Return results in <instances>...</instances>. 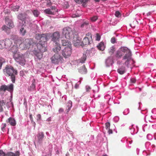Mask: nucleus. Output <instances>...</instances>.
I'll use <instances>...</instances> for the list:
<instances>
[{
    "instance_id": "obj_1",
    "label": "nucleus",
    "mask_w": 156,
    "mask_h": 156,
    "mask_svg": "<svg viewBox=\"0 0 156 156\" xmlns=\"http://www.w3.org/2000/svg\"><path fill=\"white\" fill-rule=\"evenodd\" d=\"M132 53L129 49L125 47H122L116 52L115 56L118 58H120L123 57V59H126L125 62V65L128 68L130 67L131 65L134 63L132 58Z\"/></svg>"
},
{
    "instance_id": "obj_2",
    "label": "nucleus",
    "mask_w": 156,
    "mask_h": 156,
    "mask_svg": "<svg viewBox=\"0 0 156 156\" xmlns=\"http://www.w3.org/2000/svg\"><path fill=\"white\" fill-rule=\"evenodd\" d=\"M3 72L5 76H10L11 80L13 83H15L16 75L17 74L16 70L14 69L12 66L7 65L3 69Z\"/></svg>"
},
{
    "instance_id": "obj_3",
    "label": "nucleus",
    "mask_w": 156,
    "mask_h": 156,
    "mask_svg": "<svg viewBox=\"0 0 156 156\" xmlns=\"http://www.w3.org/2000/svg\"><path fill=\"white\" fill-rule=\"evenodd\" d=\"M48 40L47 36L46 34H42L41 38L39 43H37V49L41 51H46V42Z\"/></svg>"
},
{
    "instance_id": "obj_4",
    "label": "nucleus",
    "mask_w": 156,
    "mask_h": 156,
    "mask_svg": "<svg viewBox=\"0 0 156 156\" xmlns=\"http://www.w3.org/2000/svg\"><path fill=\"white\" fill-rule=\"evenodd\" d=\"M15 61L22 66H24L26 63L25 55L20 53H15L13 55Z\"/></svg>"
},
{
    "instance_id": "obj_5",
    "label": "nucleus",
    "mask_w": 156,
    "mask_h": 156,
    "mask_svg": "<svg viewBox=\"0 0 156 156\" xmlns=\"http://www.w3.org/2000/svg\"><path fill=\"white\" fill-rule=\"evenodd\" d=\"M5 20V23L7 25V26H6L5 25H3L2 27V29L3 30L9 33L10 32L9 29L14 27V24L12 21L9 19L8 17H6Z\"/></svg>"
},
{
    "instance_id": "obj_6",
    "label": "nucleus",
    "mask_w": 156,
    "mask_h": 156,
    "mask_svg": "<svg viewBox=\"0 0 156 156\" xmlns=\"http://www.w3.org/2000/svg\"><path fill=\"white\" fill-rule=\"evenodd\" d=\"M62 34L65 36L66 38L70 39L72 38L73 33L71 28L68 27H66L63 29Z\"/></svg>"
},
{
    "instance_id": "obj_7",
    "label": "nucleus",
    "mask_w": 156,
    "mask_h": 156,
    "mask_svg": "<svg viewBox=\"0 0 156 156\" xmlns=\"http://www.w3.org/2000/svg\"><path fill=\"white\" fill-rule=\"evenodd\" d=\"M52 62L55 64H58L63 62V59L58 54H55L51 58Z\"/></svg>"
},
{
    "instance_id": "obj_8",
    "label": "nucleus",
    "mask_w": 156,
    "mask_h": 156,
    "mask_svg": "<svg viewBox=\"0 0 156 156\" xmlns=\"http://www.w3.org/2000/svg\"><path fill=\"white\" fill-rule=\"evenodd\" d=\"M60 35L58 31L54 32L51 36V41L54 44H59Z\"/></svg>"
},
{
    "instance_id": "obj_9",
    "label": "nucleus",
    "mask_w": 156,
    "mask_h": 156,
    "mask_svg": "<svg viewBox=\"0 0 156 156\" xmlns=\"http://www.w3.org/2000/svg\"><path fill=\"white\" fill-rule=\"evenodd\" d=\"M74 34L73 36V44L76 47L81 46L82 43L81 42V38L78 37L77 33Z\"/></svg>"
},
{
    "instance_id": "obj_10",
    "label": "nucleus",
    "mask_w": 156,
    "mask_h": 156,
    "mask_svg": "<svg viewBox=\"0 0 156 156\" xmlns=\"http://www.w3.org/2000/svg\"><path fill=\"white\" fill-rule=\"evenodd\" d=\"M71 48L70 47H65L62 51V54L66 58L69 57L71 54Z\"/></svg>"
},
{
    "instance_id": "obj_11",
    "label": "nucleus",
    "mask_w": 156,
    "mask_h": 156,
    "mask_svg": "<svg viewBox=\"0 0 156 156\" xmlns=\"http://www.w3.org/2000/svg\"><path fill=\"white\" fill-rule=\"evenodd\" d=\"M20 24L19 25L20 29V33L22 36L24 35L26 33V30L25 29V25L24 24H22L21 25V22H20Z\"/></svg>"
},
{
    "instance_id": "obj_12",
    "label": "nucleus",
    "mask_w": 156,
    "mask_h": 156,
    "mask_svg": "<svg viewBox=\"0 0 156 156\" xmlns=\"http://www.w3.org/2000/svg\"><path fill=\"white\" fill-rule=\"evenodd\" d=\"M44 137V134L43 132H38L37 135V140L39 144L42 143L43 139Z\"/></svg>"
},
{
    "instance_id": "obj_13",
    "label": "nucleus",
    "mask_w": 156,
    "mask_h": 156,
    "mask_svg": "<svg viewBox=\"0 0 156 156\" xmlns=\"http://www.w3.org/2000/svg\"><path fill=\"white\" fill-rule=\"evenodd\" d=\"M24 42L27 48H29L30 45L34 43L33 40L32 39H27Z\"/></svg>"
},
{
    "instance_id": "obj_14",
    "label": "nucleus",
    "mask_w": 156,
    "mask_h": 156,
    "mask_svg": "<svg viewBox=\"0 0 156 156\" xmlns=\"http://www.w3.org/2000/svg\"><path fill=\"white\" fill-rule=\"evenodd\" d=\"M113 63V58L111 56L108 57L105 60V64L107 67H109L112 65Z\"/></svg>"
},
{
    "instance_id": "obj_15",
    "label": "nucleus",
    "mask_w": 156,
    "mask_h": 156,
    "mask_svg": "<svg viewBox=\"0 0 156 156\" xmlns=\"http://www.w3.org/2000/svg\"><path fill=\"white\" fill-rule=\"evenodd\" d=\"M91 40L89 37H86L83 38L82 42V44L83 45H89L92 42Z\"/></svg>"
},
{
    "instance_id": "obj_16",
    "label": "nucleus",
    "mask_w": 156,
    "mask_h": 156,
    "mask_svg": "<svg viewBox=\"0 0 156 156\" xmlns=\"http://www.w3.org/2000/svg\"><path fill=\"white\" fill-rule=\"evenodd\" d=\"M12 40V39H6L4 41L6 48H9L11 46Z\"/></svg>"
},
{
    "instance_id": "obj_17",
    "label": "nucleus",
    "mask_w": 156,
    "mask_h": 156,
    "mask_svg": "<svg viewBox=\"0 0 156 156\" xmlns=\"http://www.w3.org/2000/svg\"><path fill=\"white\" fill-rule=\"evenodd\" d=\"M26 17V15L25 13H20L18 16V18L22 21V24H24L26 23L25 20Z\"/></svg>"
},
{
    "instance_id": "obj_18",
    "label": "nucleus",
    "mask_w": 156,
    "mask_h": 156,
    "mask_svg": "<svg viewBox=\"0 0 156 156\" xmlns=\"http://www.w3.org/2000/svg\"><path fill=\"white\" fill-rule=\"evenodd\" d=\"M129 129L130 130V133L132 135L136 133L137 132V127L132 125L129 127Z\"/></svg>"
},
{
    "instance_id": "obj_19",
    "label": "nucleus",
    "mask_w": 156,
    "mask_h": 156,
    "mask_svg": "<svg viewBox=\"0 0 156 156\" xmlns=\"http://www.w3.org/2000/svg\"><path fill=\"white\" fill-rule=\"evenodd\" d=\"M126 69L124 66H120L117 69L118 72L120 75H122L125 73Z\"/></svg>"
},
{
    "instance_id": "obj_20",
    "label": "nucleus",
    "mask_w": 156,
    "mask_h": 156,
    "mask_svg": "<svg viewBox=\"0 0 156 156\" xmlns=\"http://www.w3.org/2000/svg\"><path fill=\"white\" fill-rule=\"evenodd\" d=\"M20 153L19 151H16L15 153L12 152H9L6 154V156H19Z\"/></svg>"
},
{
    "instance_id": "obj_21",
    "label": "nucleus",
    "mask_w": 156,
    "mask_h": 156,
    "mask_svg": "<svg viewBox=\"0 0 156 156\" xmlns=\"http://www.w3.org/2000/svg\"><path fill=\"white\" fill-rule=\"evenodd\" d=\"M55 46L54 48H53V51L56 53V54H58V53L60 51L61 49L60 44L59 43V44H54Z\"/></svg>"
},
{
    "instance_id": "obj_22",
    "label": "nucleus",
    "mask_w": 156,
    "mask_h": 156,
    "mask_svg": "<svg viewBox=\"0 0 156 156\" xmlns=\"http://www.w3.org/2000/svg\"><path fill=\"white\" fill-rule=\"evenodd\" d=\"M7 122L9 123L12 126H14L16 124V122L15 120L11 117L9 118L7 121Z\"/></svg>"
},
{
    "instance_id": "obj_23",
    "label": "nucleus",
    "mask_w": 156,
    "mask_h": 156,
    "mask_svg": "<svg viewBox=\"0 0 156 156\" xmlns=\"http://www.w3.org/2000/svg\"><path fill=\"white\" fill-rule=\"evenodd\" d=\"M39 51L40 52L37 53L35 54V59L36 60L39 59L40 60L42 57V52L43 51H41L40 50L38 49Z\"/></svg>"
},
{
    "instance_id": "obj_24",
    "label": "nucleus",
    "mask_w": 156,
    "mask_h": 156,
    "mask_svg": "<svg viewBox=\"0 0 156 156\" xmlns=\"http://www.w3.org/2000/svg\"><path fill=\"white\" fill-rule=\"evenodd\" d=\"M17 46L18 45H14L10 48V50L12 52L13 55L15 53H20L19 52H18V49Z\"/></svg>"
},
{
    "instance_id": "obj_25",
    "label": "nucleus",
    "mask_w": 156,
    "mask_h": 156,
    "mask_svg": "<svg viewBox=\"0 0 156 156\" xmlns=\"http://www.w3.org/2000/svg\"><path fill=\"white\" fill-rule=\"evenodd\" d=\"M62 44L63 46H66V47H70L71 48V44L70 42L68 41V40H62Z\"/></svg>"
},
{
    "instance_id": "obj_26",
    "label": "nucleus",
    "mask_w": 156,
    "mask_h": 156,
    "mask_svg": "<svg viewBox=\"0 0 156 156\" xmlns=\"http://www.w3.org/2000/svg\"><path fill=\"white\" fill-rule=\"evenodd\" d=\"M72 106V102L69 101H68L67 104L66 108V111L68 113L70 110Z\"/></svg>"
},
{
    "instance_id": "obj_27",
    "label": "nucleus",
    "mask_w": 156,
    "mask_h": 156,
    "mask_svg": "<svg viewBox=\"0 0 156 156\" xmlns=\"http://www.w3.org/2000/svg\"><path fill=\"white\" fill-rule=\"evenodd\" d=\"M7 90L10 92L12 94L13 90V85L12 84H10V85H7Z\"/></svg>"
},
{
    "instance_id": "obj_28",
    "label": "nucleus",
    "mask_w": 156,
    "mask_h": 156,
    "mask_svg": "<svg viewBox=\"0 0 156 156\" xmlns=\"http://www.w3.org/2000/svg\"><path fill=\"white\" fill-rule=\"evenodd\" d=\"M80 73L82 74H86L87 72V69L85 68V65H83L81 67L79 70Z\"/></svg>"
},
{
    "instance_id": "obj_29",
    "label": "nucleus",
    "mask_w": 156,
    "mask_h": 156,
    "mask_svg": "<svg viewBox=\"0 0 156 156\" xmlns=\"http://www.w3.org/2000/svg\"><path fill=\"white\" fill-rule=\"evenodd\" d=\"M44 12L45 14L49 15H53L55 14L54 12H53L50 9H46L44 11Z\"/></svg>"
},
{
    "instance_id": "obj_30",
    "label": "nucleus",
    "mask_w": 156,
    "mask_h": 156,
    "mask_svg": "<svg viewBox=\"0 0 156 156\" xmlns=\"http://www.w3.org/2000/svg\"><path fill=\"white\" fill-rule=\"evenodd\" d=\"M97 47L98 49L101 51H103L104 50L105 46L103 42H100L98 45L97 46Z\"/></svg>"
},
{
    "instance_id": "obj_31",
    "label": "nucleus",
    "mask_w": 156,
    "mask_h": 156,
    "mask_svg": "<svg viewBox=\"0 0 156 156\" xmlns=\"http://www.w3.org/2000/svg\"><path fill=\"white\" fill-rule=\"evenodd\" d=\"M115 51V47L113 46L111 47L108 50V52L110 55H112Z\"/></svg>"
},
{
    "instance_id": "obj_32",
    "label": "nucleus",
    "mask_w": 156,
    "mask_h": 156,
    "mask_svg": "<svg viewBox=\"0 0 156 156\" xmlns=\"http://www.w3.org/2000/svg\"><path fill=\"white\" fill-rule=\"evenodd\" d=\"M74 1L77 3L80 4L83 3V5L87 2L88 0H74Z\"/></svg>"
},
{
    "instance_id": "obj_33",
    "label": "nucleus",
    "mask_w": 156,
    "mask_h": 156,
    "mask_svg": "<svg viewBox=\"0 0 156 156\" xmlns=\"http://www.w3.org/2000/svg\"><path fill=\"white\" fill-rule=\"evenodd\" d=\"M87 56L86 54H83L80 59V62L81 63L84 62L86 59Z\"/></svg>"
},
{
    "instance_id": "obj_34",
    "label": "nucleus",
    "mask_w": 156,
    "mask_h": 156,
    "mask_svg": "<svg viewBox=\"0 0 156 156\" xmlns=\"http://www.w3.org/2000/svg\"><path fill=\"white\" fill-rule=\"evenodd\" d=\"M32 12L34 16L36 17H38L40 13V12L37 9L33 10Z\"/></svg>"
},
{
    "instance_id": "obj_35",
    "label": "nucleus",
    "mask_w": 156,
    "mask_h": 156,
    "mask_svg": "<svg viewBox=\"0 0 156 156\" xmlns=\"http://www.w3.org/2000/svg\"><path fill=\"white\" fill-rule=\"evenodd\" d=\"M19 46L20 48L21 49H27V48H26V46L25 45V43L24 41L20 44L19 45Z\"/></svg>"
},
{
    "instance_id": "obj_36",
    "label": "nucleus",
    "mask_w": 156,
    "mask_h": 156,
    "mask_svg": "<svg viewBox=\"0 0 156 156\" xmlns=\"http://www.w3.org/2000/svg\"><path fill=\"white\" fill-rule=\"evenodd\" d=\"M35 88V85L34 83H32L28 88V90L30 91L34 90Z\"/></svg>"
},
{
    "instance_id": "obj_37",
    "label": "nucleus",
    "mask_w": 156,
    "mask_h": 156,
    "mask_svg": "<svg viewBox=\"0 0 156 156\" xmlns=\"http://www.w3.org/2000/svg\"><path fill=\"white\" fill-rule=\"evenodd\" d=\"M4 48H5V45L4 40L0 41V49H2Z\"/></svg>"
},
{
    "instance_id": "obj_38",
    "label": "nucleus",
    "mask_w": 156,
    "mask_h": 156,
    "mask_svg": "<svg viewBox=\"0 0 156 156\" xmlns=\"http://www.w3.org/2000/svg\"><path fill=\"white\" fill-rule=\"evenodd\" d=\"M19 7V6L18 5L14 6L13 7H11V9L12 10L14 11H16L18 10Z\"/></svg>"
},
{
    "instance_id": "obj_39",
    "label": "nucleus",
    "mask_w": 156,
    "mask_h": 156,
    "mask_svg": "<svg viewBox=\"0 0 156 156\" xmlns=\"http://www.w3.org/2000/svg\"><path fill=\"white\" fill-rule=\"evenodd\" d=\"M50 10L53 12H54V13L55 14L56 12H58V10L57 9L55 6H52L50 7Z\"/></svg>"
},
{
    "instance_id": "obj_40",
    "label": "nucleus",
    "mask_w": 156,
    "mask_h": 156,
    "mask_svg": "<svg viewBox=\"0 0 156 156\" xmlns=\"http://www.w3.org/2000/svg\"><path fill=\"white\" fill-rule=\"evenodd\" d=\"M22 42V38H20L17 39L16 41H15V43L16 44V45H19Z\"/></svg>"
},
{
    "instance_id": "obj_41",
    "label": "nucleus",
    "mask_w": 156,
    "mask_h": 156,
    "mask_svg": "<svg viewBox=\"0 0 156 156\" xmlns=\"http://www.w3.org/2000/svg\"><path fill=\"white\" fill-rule=\"evenodd\" d=\"M7 86L6 85H3L1 86L0 88V90L2 91H5L7 90Z\"/></svg>"
},
{
    "instance_id": "obj_42",
    "label": "nucleus",
    "mask_w": 156,
    "mask_h": 156,
    "mask_svg": "<svg viewBox=\"0 0 156 156\" xmlns=\"http://www.w3.org/2000/svg\"><path fill=\"white\" fill-rule=\"evenodd\" d=\"M41 34H37L36 35V38L37 39V42H39V41H40Z\"/></svg>"
},
{
    "instance_id": "obj_43",
    "label": "nucleus",
    "mask_w": 156,
    "mask_h": 156,
    "mask_svg": "<svg viewBox=\"0 0 156 156\" xmlns=\"http://www.w3.org/2000/svg\"><path fill=\"white\" fill-rule=\"evenodd\" d=\"M5 62V60L3 58H0V69H1L2 64Z\"/></svg>"
},
{
    "instance_id": "obj_44",
    "label": "nucleus",
    "mask_w": 156,
    "mask_h": 156,
    "mask_svg": "<svg viewBox=\"0 0 156 156\" xmlns=\"http://www.w3.org/2000/svg\"><path fill=\"white\" fill-rule=\"evenodd\" d=\"M51 156V151H49L47 152L46 154H44V153H43V154L42 156Z\"/></svg>"
},
{
    "instance_id": "obj_45",
    "label": "nucleus",
    "mask_w": 156,
    "mask_h": 156,
    "mask_svg": "<svg viewBox=\"0 0 156 156\" xmlns=\"http://www.w3.org/2000/svg\"><path fill=\"white\" fill-rule=\"evenodd\" d=\"M27 72L26 71L22 70L20 72V76L23 77L25 75V73H27Z\"/></svg>"
},
{
    "instance_id": "obj_46",
    "label": "nucleus",
    "mask_w": 156,
    "mask_h": 156,
    "mask_svg": "<svg viewBox=\"0 0 156 156\" xmlns=\"http://www.w3.org/2000/svg\"><path fill=\"white\" fill-rule=\"evenodd\" d=\"M89 24L88 22H85L82 23L81 26V27L82 28L83 27H86Z\"/></svg>"
},
{
    "instance_id": "obj_47",
    "label": "nucleus",
    "mask_w": 156,
    "mask_h": 156,
    "mask_svg": "<svg viewBox=\"0 0 156 156\" xmlns=\"http://www.w3.org/2000/svg\"><path fill=\"white\" fill-rule=\"evenodd\" d=\"M98 19L97 16H94L90 18V20L92 22H94Z\"/></svg>"
},
{
    "instance_id": "obj_48",
    "label": "nucleus",
    "mask_w": 156,
    "mask_h": 156,
    "mask_svg": "<svg viewBox=\"0 0 156 156\" xmlns=\"http://www.w3.org/2000/svg\"><path fill=\"white\" fill-rule=\"evenodd\" d=\"M105 128L107 129H109L110 126V124L109 122H107L105 124Z\"/></svg>"
},
{
    "instance_id": "obj_49",
    "label": "nucleus",
    "mask_w": 156,
    "mask_h": 156,
    "mask_svg": "<svg viewBox=\"0 0 156 156\" xmlns=\"http://www.w3.org/2000/svg\"><path fill=\"white\" fill-rule=\"evenodd\" d=\"M101 39L100 36L98 33L96 34V40L98 41H99Z\"/></svg>"
},
{
    "instance_id": "obj_50",
    "label": "nucleus",
    "mask_w": 156,
    "mask_h": 156,
    "mask_svg": "<svg viewBox=\"0 0 156 156\" xmlns=\"http://www.w3.org/2000/svg\"><path fill=\"white\" fill-rule=\"evenodd\" d=\"M115 15L116 17H119L121 16V14L118 11H117L115 12Z\"/></svg>"
},
{
    "instance_id": "obj_51",
    "label": "nucleus",
    "mask_w": 156,
    "mask_h": 156,
    "mask_svg": "<svg viewBox=\"0 0 156 156\" xmlns=\"http://www.w3.org/2000/svg\"><path fill=\"white\" fill-rule=\"evenodd\" d=\"M37 121L41 120V115L40 114H38L37 115Z\"/></svg>"
},
{
    "instance_id": "obj_52",
    "label": "nucleus",
    "mask_w": 156,
    "mask_h": 156,
    "mask_svg": "<svg viewBox=\"0 0 156 156\" xmlns=\"http://www.w3.org/2000/svg\"><path fill=\"white\" fill-rule=\"evenodd\" d=\"M6 126V124L5 123H4L3 124H2V125L1 127V129L2 130L4 131L5 130V128Z\"/></svg>"
},
{
    "instance_id": "obj_53",
    "label": "nucleus",
    "mask_w": 156,
    "mask_h": 156,
    "mask_svg": "<svg viewBox=\"0 0 156 156\" xmlns=\"http://www.w3.org/2000/svg\"><path fill=\"white\" fill-rule=\"evenodd\" d=\"M147 137L148 140H151L152 139V136L150 134H148L147 135Z\"/></svg>"
},
{
    "instance_id": "obj_54",
    "label": "nucleus",
    "mask_w": 156,
    "mask_h": 156,
    "mask_svg": "<svg viewBox=\"0 0 156 156\" xmlns=\"http://www.w3.org/2000/svg\"><path fill=\"white\" fill-rule=\"evenodd\" d=\"M90 87L89 86H86V90L87 92H89L91 90Z\"/></svg>"
},
{
    "instance_id": "obj_55",
    "label": "nucleus",
    "mask_w": 156,
    "mask_h": 156,
    "mask_svg": "<svg viewBox=\"0 0 156 156\" xmlns=\"http://www.w3.org/2000/svg\"><path fill=\"white\" fill-rule=\"evenodd\" d=\"M111 42L112 44H114L115 42V38L114 37L112 38L111 40Z\"/></svg>"
},
{
    "instance_id": "obj_56",
    "label": "nucleus",
    "mask_w": 156,
    "mask_h": 156,
    "mask_svg": "<svg viewBox=\"0 0 156 156\" xmlns=\"http://www.w3.org/2000/svg\"><path fill=\"white\" fill-rule=\"evenodd\" d=\"M86 36H87V37H89V38H90L91 40H92V36L91 35V34L90 33H88L86 34Z\"/></svg>"
},
{
    "instance_id": "obj_57",
    "label": "nucleus",
    "mask_w": 156,
    "mask_h": 156,
    "mask_svg": "<svg viewBox=\"0 0 156 156\" xmlns=\"http://www.w3.org/2000/svg\"><path fill=\"white\" fill-rule=\"evenodd\" d=\"M5 153L2 150H0V156H5Z\"/></svg>"
},
{
    "instance_id": "obj_58",
    "label": "nucleus",
    "mask_w": 156,
    "mask_h": 156,
    "mask_svg": "<svg viewBox=\"0 0 156 156\" xmlns=\"http://www.w3.org/2000/svg\"><path fill=\"white\" fill-rule=\"evenodd\" d=\"M73 18H75L76 17H78L79 16V15H78L77 13L73 14L72 15V16Z\"/></svg>"
},
{
    "instance_id": "obj_59",
    "label": "nucleus",
    "mask_w": 156,
    "mask_h": 156,
    "mask_svg": "<svg viewBox=\"0 0 156 156\" xmlns=\"http://www.w3.org/2000/svg\"><path fill=\"white\" fill-rule=\"evenodd\" d=\"M130 80H131V81L132 83H134L136 82V80L134 78H132L130 79Z\"/></svg>"
},
{
    "instance_id": "obj_60",
    "label": "nucleus",
    "mask_w": 156,
    "mask_h": 156,
    "mask_svg": "<svg viewBox=\"0 0 156 156\" xmlns=\"http://www.w3.org/2000/svg\"><path fill=\"white\" fill-rule=\"evenodd\" d=\"M51 2H48L47 4V6L48 7H50L51 5Z\"/></svg>"
},
{
    "instance_id": "obj_61",
    "label": "nucleus",
    "mask_w": 156,
    "mask_h": 156,
    "mask_svg": "<svg viewBox=\"0 0 156 156\" xmlns=\"http://www.w3.org/2000/svg\"><path fill=\"white\" fill-rule=\"evenodd\" d=\"M114 120L115 122H117L119 120V118L118 117H115L114 118Z\"/></svg>"
},
{
    "instance_id": "obj_62",
    "label": "nucleus",
    "mask_w": 156,
    "mask_h": 156,
    "mask_svg": "<svg viewBox=\"0 0 156 156\" xmlns=\"http://www.w3.org/2000/svg\"><path fill=\"white\" fill-rule=\"evenodd\" d=\"M29 117H30V121H31V122H33V117L32 116V114H30V115Z\"/></svg>"
},
{
    "instance_id": "obj_63",
    "label": "nucleus",
    "mask_w": 156,
    "mask_h": 156,
    "mask_svg": "<svg viewBox=\"0 0 156 156\" xmlns=\"http://www.w3.org/2000/svg\"><path fill=\"white\" fill-rule=\"evenodd\" d=\"M107 130H108V133L109 134H111L112 133V131L111 129H109Z\"/></svg>"
},
{
    "instance_id": "obj_64",
    "label": "nucleus",
    "mask_w": 156,
    "mask_h": 156,
    "mask_svg": "<svg viewBox=\"0 0 156 156\" xmlns=\"http://www.w3.org/2000/svg\"><path fill=\"white\" fill-rule=\"evenodd\" d=\"M75 88L77 89L79 87V85L77 83H76L74 87Z\"/></svg>"
}]
</instances>
